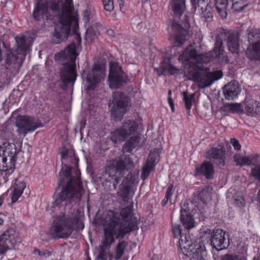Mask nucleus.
<instances>
[{"instance_id":"52","label":"nucleus","mask_w":260,"mask_h":260,"mask_svg":"<svg viewBox=\"0 0 260 260\" xmlns=\"http://www.w3.org/2000/svg\"><path fill=\"white\" fill-rule=\"evenodd\" d=\"M4 202V197L3 196H0V207L3 205Z\"/></svg>"},{"instance_id":"29","label":"nucleus","mask_w":260,"mask_h":260,"mask_svg":"<svg viewBox=\"0 0 260 260\" xmlns=\"http://www.w3.org/2000/svg\"><path fill=\"white\" fill-rule=\"evenodd\" d=\"M221 110L225 113H238L243 111V108L240 103H226L222 106Z\"/></svg>"},{"instance_id":"28","label":"nucleus","mask_w":260,"mask_h":260,"mask_svg":"<svg viewBox=\"0 0 260 260\" xmlns=\"http://www.w3.org/2000/svg\"><path fill=\"white\" fill-rule=\"evenodd\" d=\"M215 8L217 12L222 19L226 18L228 15L226 8L228 0H215Z\"/></svg>"},{"instance_id":"43","label":"nucleus","mask_w":260,"mask_h":260,"mask_svg":"<svg viewBox=\"0 0 260 260\" xmlns=\"http://www.w3.org/2000/svg\"><path fill=\"white\" fill-rule=\"evenodd\" d=\"M251 175L260 182V165H258L252 169Z\"/></svg>"},{"instance_id":"51","label":"nucleus","mask_w":260,"mask_h":260,"mask_svg":"<svg viewBox=\"0 0 260 260\" xmlns=\"http://www.w3.org/2000/svg\"><path fill=\"white\" fill-rule=\"evenodd\" d=\"M168 103L170 105H172L173 104V100L171 98V96H168Z\"/></svg>"},{"instance_id":"19","label":"nucleus","mask_w":260,"mask_h":260,"mask_svg":"<svg viewBox=\"0 0 260 260\" xmlns=\"http://www.w3.org/2000/svg\"><path fill=\"white\" fill-rule=\"evenodd\" d=\"M224 31L226 37H224V40L226 41L229 50L232 53L238 54L239 50V37L237 34L231 31H226L225 29H222Z\"/></svg>"},{"instance_id":"37","label":"nucleus","mask_w":260,"mask_h":260,"mask_svg":"<svg viewBox=\"0 0 260 260\" xmlns=\"http://www.w3.org/2000/svg\"><path fill=\"white\" fill-rule=\"evenodd\" d=\"M161 67L164 72H167L172 75L179 72L178 69L170 63H164L162 64Z\"/></svg>"},{"instance_id":"22","label":"nucleus","mask_w":260,"mask_h":260,"mask_svg":"<svg viewBox=\"0 0 260 260\" xmlns=\"http://www.w3.org/2000/svg\"><path fill=\"white\" fill-rule=\"evenodd\" d=\"M192 3L193 6L195 8H197V6L199 8H201L202 10L201 17L205 19V20L206 21H210L212 20L213 18V13L212 11V9L211 6H208V5H206V8L203 10V8L202 7L203 5H205V3L208 1V0H190Z\"/></svg>"},{"instance_id":"38","label":"nucleus","mask_w":260,"mask_h":260,"mask_svg":"<svg viewBox=\"0 0 260 260\" xmlns=\"http://www.w3.org/2000/svg\"><path fill=\"white\" fill-rule=\"evenodd\" d=\"M173 234L175 237L180 236V238L179 239V240H180L182 238V239L184 240V242L186 240H189V239H187L186 236H183L181 235V229L180 225L179 224L174 225V228L173 229ZM179 241L180 240H179Z\"/></svg>"},{"instance_id":"13","label":"nucleus","mask_w":260,"mask_h":260,"mask_svg":"<svg viewBox=\"0 0 260 260\" xmlns=\"http://www.w3.org/2000/svg\"><path fill=\"white\" fill-rule=\"evenodd\" d=\"M16 125L19 135L25 137L28 133L35 131L37 128L42 126L41 123L32 117L21 116L17 117Z\"/></svg>"},{"instance_id":"2","label":"nucleus","mask_w":260,"mask_h":260,"mask_svg":"<svg viewBox=\"0 0 260 260\" xmlns=\"http://www.w3.org/2000/svg\"><path fill=\"white\" fill-rule=\"evenodd\" d=\"M72 168L65 165L59 173V181L57 188L62 185L54 202V206L61 211L54 218L50 233L54 239L69 238L75 230H82L84 225L79 215L72 208V203L75 199L80 200L84 193L82 184L80 179V173L76 170V177L71 175Z\"/></svg>"},{"instance_id":"4","label":"nucleus","mask_w":260,"mask_h":260,"mask_svg":"<svg viewBox=\"0 0 260 260\" xmlns=\"http://www.w3.org/2000/svg\"><path fill=\"white\" fill-rule=\"evenodd\" d=\"M134 167V163L130 155L123 154L107 163L103 175L106 185L109 187L110 190H116L117 185L122 181L117 194L124 202L128 201L131 185L135 181V176L131 172H129L126 177L125 174Z\"/></svg>"},{"instance_id":"17","label":"nucleus","mask_w":260,"mask_h":260,"mask_svg":"<svg viewBox=\"0 0 260 260\" xmlns=\"http://www.w3.org/2000/svg\"><path fill=\"white\" fill-rule=\"evenodd\" d=\"M207 157L214 159L217 166L221 168L225 165V149L222 148L212 147L207 152Z\"/></svg>"},{"instance_id":"9","label":"nucleus","mask_w":260,"mask_h":260,"mask_svg":"<svg viewBox=\"0 0 260 260\" xmlns=\"http://www.w3.org/2000/svg\"><path fill=\"white\" fill-rule=\"evenodd\" d=\"M112 98L111 115L115 121H121L127 111L128 99L125 94L120 92H114Z\"/></svg>"},{"instance_id":"46","label":"nucleus","mask_w":260,"mask_h":260,"mask_svg":"<svg viewBox=\"0 0 260 260\" xmlns=\"http://www.w3.org/2000/svg\"><path fill=\"white\" fill-rule=\"evenodd\" d=\"M133 144H130L127 141L125 144L123 146L122 149L123 152H131L132 150L135 148Z\"/></svg>"},{"instance_id":"33","label":"nucleus","mask_w":260,"mask_h":260,"mask_svg":"<svg viewBox=\"0 0 260 260\" xmlns=\"http://www.w3.org/2000/svg\"><path fill=\"white\" fill-rule=\"evenodd\" d=\"M154 167L153 161L149 160L146 162L141 174V178L143 180H145L148 177Z\"/></svg>"},{"instance_id":"27","label":"nucleus","mask_w":260,"mask_h":260,"mask_svg":"<svg viewBox=\"0 0 260 260\" xmlns=\"http://www.w3.org/2000/svg\"><path fill=\"white\" fill-rule=\"evenodd\" d=\"M224 37H226V35L224 31L221 30L216 37V43L214 50L216 55L218 57L223 54V47L222 46V41L224 40Z\"/></svg>"},{"instance_id":"23","label":"nucleus","mask_w":260,"mask_h":260,"mask_svg":"<svg viewBox=\"0 0 260 260\" xmlns=\"http://www.w3.org/2000/svg\"><path fill=\"white\" fill-rule=\"evenodd\" d=\"M103 29L102 25L98 22L93 24L86 31L85 39L87 43H91L94 41Z\"/></svg>"},{"instance_id":"14","label":"nucleus","mask_w":260,"mask_h":260,"mask_svg":"<svg viewBox=\"0 0 260 260\" xmlns=\"http://www.w3.org/2000/svg\"><path fill=\"white\" fill-rule=\"evenodd\" d=\"M105 76L104 67L100 64H94L91 71L87 74L86 81L89 83L87 88L88 90H92L104 79Z\"/></svg>"},{"instance_id":"48","label":"nucleus","mask_w":260,"mask_h":260,"mask_svg":"<svg viewBox=\"0 0 260 260\" xmlns=\"http://www.w3.org/2000/svg\"><path fill=\"white\" fill-rule=\"evenodd\" d=\"M174 187V185L173 184H170L169 186L168 187L166 192V195L165 198H167L169 199H170L171 197L172 196V191L173 189V188Z\"/></svg>"},{"instance_id":"31","label":"nucleus","mask_w":260,"mask_h":260,"mask_svg":"<svg viewBox=\"0 0 260 260\" xmlns=\"http://www.w3.org/2000/svg\"><path fill=\"white\" fill-rule=\"evenodd\" d=\"M248 42L252 44L260 40V31L257 29H248L246 31Z\"/></svg>"},{"instance_id":"26","label":"nucleus","mask_w":260,"mask_h":260,"mask_svg":"<svg viewBox=\"0 0 260 260\" xmlns=\"http://www.w3.org/2000/svg\"><path fill=\"white\" fill-rule=\"evenodd\" d=\"M180 221L183 226L187 230L194 226V221L192 216L185 210L180 211Z\"/></svg>"},{"instance_id":"35","label":"nucleus","mask_w":260,"mask_h":260,"mask_svg":"<svg viewBox=\"0 0 260 260\" xmlns=\"http://www.w3.org/2000/svg\"><path fill=\"white\" fill-rule=\"evenodd\" d=\"M234 203L237 206L243 207L245 205V200L243 194L240 192H237L234 196Z\"/></svg>"},{"instance_id":"6","label":"nucleus","mask_w":260,"mask_h":260,"mask_svg":"<svg viewBox=\"0 0 260 260\" xmlns=\"http://www.w3.org/2000/svg\"><path fill=\"white\" fill-rule=\"evenodd\" d=\"M171 9L174 12L175 21L169 26V32L170 38L173 40L174 46L181 47L187 40L188 34L186 28L189 26L188 20L184 16L183 19L181 20L182 24L176 21L181 18L185 9V0H172Z\"/></svg>"},{"instance_id":"39","label":"nucleus","mask_w":260,"mask_h":260,"mask_svg":"<svg viewBox=\"0 0 260 260\" xmlns=\"http://www.w3.org/2000/svg\"><path fill=\"white\" fill-rule=\"evenodd\" d=\"M236 11L240 12L247 7L248 4H244L242 0H239L233 4Z\"/></svg>"},{"instance_id":"34","label":"nucleus","mask_w":260,"mask_h":260,"mask_svg":"<svg viewBox=\"0 0 260 260\" xmlns=\"http://www.w3.org/2000/svg\"><path fill=\"white\" fill-rule=\"evenodd\" d=\"M127 246V243L123 241L119 242L116 248V254L115 259L116 260L120 259L124 253V250Z\"/></svg>"},{"instance_id":"21","label":"nucleus","mask_w":260,"mask_h":260,"mask_svg":"<svg viewBox=\"0 0 260 260\" xmlns=\"http://www.w3.org/2000/svg\"><path fill=\"white\" fill-rule=\"evenodd\" d=\"M260 158V155L253 154L248 156H243L241 154H236L234 159L237 166H244L255 165L258 162L257 159Z\"/></svg>"},{"instance_id":"41","label":"nucleus","mask_w":260,"mask_h":260,"mask_svg":"<svg viewBox=\"0 0 260 260\" xmlns=\"http://www.w3.org/2000/svg\"><path fill=\"white\" fill-rule=\"evenodd\" d=\"M104 9L108 12H111L114 9L113 0H102Z\"/></svg>"},{"instance_id":"5","label":"nucleus","mask_w":260,"mask_h":260,"mask_svg":"<svg viewBox=\"0 0 260 260\" xmlns=\"http://www.w3.org/2000/svg\"><path fill=\"white\" fill-rule=\"evenodd\" d=\"M180 61H187L193 59L196 61L195 64L190 67L188 73L194 81L198 82V86L201 89L209 87L215 81L222 77L221 71L208 72L207 67L204 66L206 64L205 56L201 54H198L196 49L191 47L187 48L183 53L179 56Z\"/></svg>"},{"instance_id":"42","label":"nucleus","mask_w":260,"mask_h":260,"mask_svg":"<svg viewBox=\"0 0 260 260\" xmlns=\"http://www.w3.org/2000/svg\"><path fill=\"white\" fill-rule=\"evenodd\" d=\"M220 260H242V258L236 254H226L222 255Z\"/></svg>"},{"instance_id":"47","label":"nucleus","mask_w":260,"mask_h":260,"mask_svg":"<svg viewBox=\"0 0 260 260\" xmlns=\"http://www.w3.org/2000/svg\"><path fill=\"white\" fill-rule=\"evenodd\" d=\"M34 252L35 254H37L40 256H44L45 257H47L50 255V253L48 250H44L43 251H41L38 249H35L34 250Z\"/></svg>"},{"instance_id":"20","label":"nucleus","mask_w":260,"mask_h":260,"mask_svg":"<svg viewBox=\"0 0 260 260\" xmlns=\"http://www.w3.org/2000/svg\"><path fill=\"white\" fill-rule=\"evenodd\" d=\"M214 172V167L210 161H205L196 168V175L204 176L208 179L213 177Z\"/></svg>"},{"instance_id":"24","label":"nucleus","mask_w":260,"mask_h":260,"mask_svg":"<svg viewBox=\"0 0 260 260\" xmlns=\"http://www.w3.org/2000/svg\"><path fill=\"white\" fill-rule=\"evenodd\" d=\"M244 108L248 115L256 116L260 115V103L254 100H246Z\"/></svg>"},{"instance_id":"57","label":"nucleus","mask_w":260,"mask_h":260,"mask_svg":"<svg viewBox=\"0 0 260 260\" xmlns=\"http://www.w3.org/2000/svg\"><path fill=\"white\" fill-rule=\"evenodd\" d=\"M108 32H113V31L112 30H108Z\"/></svg>"},{"instance_id":"59","label":"nucleus","mask_w":260,"mask_h":260,"mask_svg":"<svg viewBox=\"0 0 260 260\" xmlns=\"http://www.w3.org/2000/svg\"><path fill=\"white\" fill-rule=\"evenodd\" d=\"M253 260H258V259H257V258H256L255 257H254L253 258Z\"/></svg>"},{"instance_id":"54","label":"nucleus","mask_w":260,"mask_h":260,"mask_svg":"<svg viewBox=\"0 0 260 260\" xmlns=\"http://www.w3.org/2000/svg\"><path fill=\"white\" fill-rule=\"evenodd\" d=\"M257 196H258L257 198H258L259 201L260 202V189L258 191Z\"/></svg>"},{"instance_id":"11","label":"nucleus","mask_w":260,"mask_h":260,"mask_svg":"<svg viewBox=\"0 0 260 260\" xmlns=\"http://www.w3.org/2000/svg\"><path fill=\"white\" fill-rule=\"evenodd\" d=\"M179 246L185 255L191 256L195 260H205L207 256V252L204 245L199 243L194 246L190 240H186L184 242L182 238L180 240Z\"/></svg>"},{"instance_id":"56","label":"nucleus","mask_w":260,"mask_h":260,"mask_svg":"<svg viewBox=\"0 0 260 260\" xmlns=\"http://www.w3.org/2000/svg\"><path fill=\"white\" fill-rule=\"evenodd\" d=\"M119 6H120V9H121V7L123 6V3H122V4L120 3L119 4Z\"/></svg>"},{"instance_id":"16","label":"nucleus","mask_w":260,"mask_h":260,"mask_svg":"<svg viewBox=\"0 0 260 260\" xmlns=\"http://www.w3.org/2000/svg\"><path fill=\"white\" fill-rule=\"evenodd\" d=\"M0 241L1 244H3L7 250L15 245L19 244L21 240L19 234L12 229H11L4 232L1 236Z\"/></svg>"},{"instance_id":"1","label":"nucleus","mask_w":260,"mask_h":260,"mask_svg":"<svg viewBox=\"0 0 260 260\" xmlns=\"http://www.w3.org/2000/svg\"><path fill=\"white\" fill-rule=\"evenodd\" d=\"M48 7L55 14L59 15V22L55 26L52 37L54 44H59L66 40L71 32L75 35V42H72L64 50L55 54V59L62 62L60 77L64 83L74 82L76 79L75 60L81 49V38L77 32L78 22L72 0H36L33 12L34 18L39 21L46 15Z\"/></svg>"},{"instance_id":"55","label":"nucleus","mask_w":260,"mask_h":260,"mask_svg":"<svg viewBox=\"0 0 260 260\" xmlns=\"http://www.w3.org/2000/svg\"><path fill=\"white\" fill-rule=\"evenodd\" d=\"M171 94H172V91H171V90H169V91H168V96H171Z\"/></svg>"},{"instance_id":"58","label":"nucleus","mask_w":260,"mask_h":260,"mask_svg":"<svg viewBox=\"0 0 260 260\" xmlns=\"http://www.w3.org/2000/svg\"><path fill=\"white\" fill-rule=\"evenodd\" d=\"M148 0H142V1L144 3H146L148 1Z\"/></svg>"},{"instance_id":"25","label":"nucleus","mask_w":260,"mask_h":260,"mask_svg":"<svg viewBox=\"0 0 260 260\" xmlns=\"http://www.w3.org/2000/svg\"><path fill=\"white\" fill-rule=\"evenodd\" d=\"M246 54L251 60H260V40L250 44L247 49Z\"/></svg>"},{"instance_id":"49","label":"nucleus","mask_w":260,"mask_h":260,"mask_svg":"<svg viewBox=\"0 0 260 260\" xmlns=\"http://www.w3.org/2000/svg\"><path fill=\"white\" fill-rule=\"evenodd\" d=\"M68 153H69V151L68 149H63L60 153L61 159H66L68 157Z\"/></svg>"},{"instance_id":"50","label":"nucleus","mask_w":260,"mask_h":260,"mask_svg":"<svg viewBox=\"0 0 260 260\" xmlns=\"http://www.w3.org/2000/svg\"><path fill=\"white\" fill-rule=\"evenodd\" d=\"M169 200V199L168 198L165 197V198L164 199V200L162 201V202L161 203L162 206H165L167 204Z\"/></svg>"},{"instance_id":"8","label":"nucleus","mask_w":260,"mask_h":260,"mask_svg":"<svg viewBox=\"0 0 260 260\" xmlns=\"http://www.w3.org/2000/svg\"><path fill=\"white\" fill-rule=\"evenodd\" d=\"M18 151L14 143L6 141L0 146V170L8 171L15 167Z\"/></svg>"},{"instance_id":"3","label":"nucleus","mask_w":260,"mask_h":260,"mask_svg":"<svg viewBox=\"0 0 260 260\" xmlns=\"http://www.w3.org/2000/svg\"><path fill=\"white\" fill-rule=\"evenodd\" d=\"M132 206H128L122 209L120 216L122 221L115 214L111 213L105 218L104 239L99 246L96 258L98 260H107L108 255L111 260L112 255L109 253L112 244L116 239L122 238L127 234L138 229L139 220L132 214Z\"/></svg>"},{"instance_id":"10","label":"nucleus","mask_w":260,"mask_h":260,"mask_svg":"<svg viewBox=\"0 0 260 260\" xmlns=\"http://www.w3.org/2000/svg\"><path fill=\"white\" fill-rule=\"evenodd\" d=\"M127 76L116 62L109 63L108 81L111 89L119 88L127 83Z\"/></svg>"},{"instance_id":"44","label":"nucleus","mask_w":260,"mask_h":260,"mask_svg":"<svg viewBox=\"0 0 260 260\" xmlns=\"http://www.w3.org/2000/svg\"><path fill=\"white\" fill-rule=\"evenodd\" d=\"M140 137L138 136H134L131 137L128 140V142L130 144H133L134 148H135L140 142Z\"/></svg>"},{"instance_id":"30","label":"nucleus","mask_w":260,"mask_h":260,"mask_svg":"<svg viewBox=\"0 0 260 260\" xmlns=\"http://www.w3.org/2000/svg\"><path fill=\"white\" fill-rule=\"evenodd\" d=\"M25 183L23 182H19L16 184L11 193L12 203H15L22 194L24 189L25 188Z\"/></svg>"},{"instance_id":"36","label":"nucleus","mask_w":260,"mask_h":260,"mask_svg":"<svg viewBox=\"0 0 260 260\" xmlns=\"http://www.w3.org/2000/svg\"><path fill=\"white\" fill-rule=\"evenodd\" d=\"M183 100L184 101L185 107L187 110H189L192 106V103L194 99V94L188 95L187 92H183Z\"/></svg>"},{"instance_id":"7","label":"nucleus","mask_w":260,"mask_h":260,"mask_svg":"<svg viewBox=\"0 0 260 260\" xmlns=\"http://www.w3.org/2000/svg\"><path fill=\"white\" fill-rule=\"evenodd\" d=\"M29 38L24 35L16 36V42L17 50L12 51L9 45L5 42H3V47L6 49L7 57L6 59L7 73L10 72L11 76H14L19 72L26 55L28 47L26 42Z\"/></svg>"},{"instance_id":"18","label":"nucleus","mask_w":260,"mask_h":260,"mask_svg":"<svg viewBox=\"0 0 260 260\" xmlns=\"http://www.w3.org/2000/svg\"><path fill=\"white\" fill-rule=\"evenodd\" d=\"M241 92V88L236 81H231L224 85L223 93L225 99L228 100H234L237 98Z\"/></svg>"},{"instance_id":"53","label":"nucleus","mask_w":260,"mask_h":260,"mask_svg":"<svg viewBox=\"0 0 260 260\" xmlns=\"http://www.w3.org/2000/svg\"><path fill=\"white\" fill-rule=\"evenodd\" d=\"M170 107H171V111H172V112H175V107H174V104H172V105H170Z\"/></svg>"},{"instance_id":"15","label":"nucleus","mask_w":260,"mask_h":260,"mask_svg":"<svg viewBox=\"0 0 260 260\" xmlns=\"http://www.w3.org/2000/svg\"><path fill=\"white\" fill-rule=\"evenodd\" d=\"M228 234L221 229L214 230L211 235V245L219 251L227 248L229 245V240L226 239Z\"/></svg>"},{"instance_id":"32","label":"nucleus","mask_w":260,"mask_h":260,"mask_svg":"<svg viewBox=\"0 0 260 260\" xmlns=\"http://www.w3.org/2000/svg\"><path fill=\"white\" fill-rule=\"evenodd\" d=\"M198 198L204 203L210 201L211 195L206 187L199 188Z\"/></svg>"},{"instance_id":"12","label":"nucleus","mask_w":260,"mask_h":260,"mask_svg":"<svg viewBox=\"0 0 260 260\" xmlns=\"http://www.w3.org/2000/svg\"><path fill=\"white\" fill-rule=\"evenodd\" d=\"M138 124L134 120H127L119 128L111 133V140L114 143L122 142L138 129Z\"/></svg>"},{"instance_id":"45","label":"nucleus","mask_w":260,"mask_h":260,"mask_svg":"<svg viewBox=\"0 0 260 260\" xmlns=\"http://www.w3.org/2000/svg\"><path fill=\"white\" fill-rule=\"evenodd\" d=\"M230 143L233 145L236 150L238 151L241 149V145L240 144L239 142L237 139L235 138L231 139Z\"/></svg>"},{"instance_id":"40","label":"nucleus","mask_w":260,"mask_h":260,"mask_svg":"<svg viewBox=\"0 0 260 260\" xmlns=\"http://www.w3.org/2000/svg\"><path fill=\"white\" fill-rule=\"evenodd\" d=\"M132 25L133 28L136 30H140L143 26L140 18L138 17H134L132 19Z\"/></svg>"},{"instance_id":"60","label":"nucleus","mask_w":260,"mask_h":260,"mask_svg":"<svg viewBox=\"0 0 260 260\" xmlns=\"http://www.w3.org/2000/svg\"><path fill=\"white\" fill-rule=\"evenodd\" d=\"M3 221L1 220V222H0V224H1L3 223Z\"/></svg>"}]
</instances>
